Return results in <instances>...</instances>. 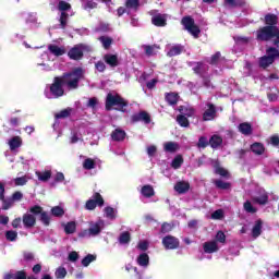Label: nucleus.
Listing matches in <instances>:
<instances>
[{"instance_id":"30","label":"nucleus","mask_w":279,"mask_h":279,"mask_svg":"<svg viewBox=\"0 0 279 279\" xmlns=\"http://www.w3.org/2000/svg\"><path fill=\"white\" fill-rule=\"evenodd\" d=\"M223 143V140L219 136V135H214L211 136V138L209 140V145L216 149V147H219V145H221Z\"/></svg>"},{"instance_id":"62","label":"nucleus","mask_w":279,"mask_h":279,"mask_svg":"<svg viewBox=\"0 0 279 279\" xmlns=\"http://www.w3.org/2000/svg\"><path fill=\"white\" fill-rule=\"evenodd\" d=\"M77 258H80V255L77 254V252L73 251L69 254V260H71L72 263H75Z\"/></svg>"},{"instance_id":"53","label":"nucleus","mask_w":279,"mask_h":279,"mask_svg":"<svg viewBox=\"0 0 279 279\" xmlns=\"http://www.w3.org/2000/svg\"><path fill=\"white\" fill-rule=\"evenodd\" d=\"M71 114V109H65L59 113L56 114L57 119H65V117H69Z\"/></svg>"},{"instance_id":"9","label":"nucleus","mask_w":279,"mask_h":279,"mask_svg":"<svg viewBox=\"0 0 279 279\" xmlns=\"http://www.w3.org/2000/svg\"><path fill=\"white\" fill-rule=\"evenodd\" d=\"M105 226H106V223L104 222V220L89 222V228H88L89 236H97V234H100L101 230H104Z\"/></svg>"},{"instance_id":"17","label":"nucleus","mask_w":279,"mask_h":279,"mask_svg":"<svg viewBox=\"0 0 279 279\" xmlns=\"http://www.w3.org/2000/svg\"><path fill=\"white\" fill-rule=\"evenodd\" d=\"M8 145L11 149V151H16V149H19V147H21V145H23V140H21L20 136H15L11 140H9Z\"/></svg>"},{"instance_id":"20","label":"nucleus","mask_w":279,"mask_h":279,"mask_svg":"<svg viewBox=\"0 0 279 279\" xmlns=\"http://www.w3.org/2000/svg\"><path fill=\"white\" fill-rule=\"evenodd\" d=\"M35 175L39 182H48V180H51V170L36 171Z\"/></svg>"},{"instance_id":"28","label":"nucleus","mask_w":279,"mask_h":279,"mask_svg":"<svg viewBox=\"0 0 279 279\" xmlns=\"http://www.w3.org/2000/svg\"><path fill=\"white\" fill-rule=\"evenodd\" d=\"M215 173L221 175V178H230V172H228L226 168L219 166V163L215 166Z\"/></svg>"},{"instance_id":"51","label":"nucleus","mask_w":279,"mask_h":279,"mask_svg":"<svg viewBox=\"0 0 279 279\" xmlns=\"http://www.w3.org/2000/svg\"><path fill=\"white\" fill-rule=\"evenodd\" d=\"M80 141H83V138H82V134H78V133L73 134V135L71 136V138H70V143H71L72 145L75 144V143H80Z\"/></svg>"},{"instance_id":"52","label":"nucleus","mask_w":279,"mask_h":279,"mask_svg":"<svg viewBox=\"0 0 279 279\" xmlns=\"http://www.w3.org/2000/svg\"><path fill=\"white\" fill-rule=\"evenodd\" d=\"M26 23H36V15L32 13L24 14Z\"/></svg>"},{"instance_id":"22","label":"nucleus","mask_w":279,"mask_h":279,"mask_svg":"<svg viewBox=\"0 0 279 279\" xmlns=\"http://www.w3.org/2000/svg\"><path fill=\"white\" fill-rule=\"evenodd\" d=\"M136 263H137V265H140V267H148L149 266V255H147V253L140 254L138 257L136 258Z\"/></svg>"},{"instance_id":"56","label":"nucleus","mask_w":279,"mask_h":279,"mask_svg":"<svg viewBox=\"0 0 279 279\" xmlns=\"http://www.w3.org/2000/svg\"><path fill=\"white\" fill-rule=\"evenodd\" d=\"M173 230V226L171 223H163L161 226V232L165 234L167 232H171Z\"/></svg>"},{"instance_id":"2","label":"nucleus","mask_w":279,"mask_h":279,"mask_svg":"<svg viewBox=\"0 0 279 279\" xmlns=\"http://www.w3.org/2000/svg\"><path fill=\"white\" fill-rule=\"evenodd\" d=\"M117 106L116 110H120L121 112H125V108L128 102L123 99L119 94H108L106 99V109L112 110Z\"/></svg>"},{"instance_id":"21","label":"nucleus","mask_w":279,"mask_h":279,"mask_svg":"<svg viewBox=\"0 0 279 279\" xmlns=\"http://www.w3.org/2000/svg\"><path fill=\"white\" fill-rule=\"evenodd\" d=\"M265 23L268 27H276L278 25V15L271 13L266 14Z\"/></svg>"},{"instance_id":"25","label":"nucleus","mask_w":279,"mask_h":279,"mask_svg":"<svg viewBox=\"0 0 279 279\" xmlns=\"http://www.w3.org/2000/svg\"><path fill=\"white\" fill-rule=\"evenodd\" d=\"M27 275L24 271L8 272L4 275V279H26Z\"/></svg>"},{"instance_id":"26","label":"nucleus","mask_w":279,"mask_h":279,"mask_svg":"<svg viewBox=\"0 0 279 279\" xmlns=\"http://www.w3.org/2000/svg\"><path fill=\"white\" fill-rule=\"evenodd\" d=\"M155 193L154 186L151 185H144L141 190L143 197H154Z\"/></svg>"},{"instance_id":"48","label":"nucleus","mask_w":279,"mask_h":279,"mask_svg":"<svg viewBox=\"0 0 279 279\" xmlns=\"http://www.w3.org/2000/svg\"><path fill=\"white\" fill-rule=\"evenodd\" d=\"M99 40L102 43L105 49H108L112 45V39L110 37H100Z\"/></svg>"},{"instance_id":"41","label":"nucleus","mask_w":279,"mask_h":279,"mask_svg":"<svg viewBox=\"0 0 279 279\" xmlns=\"http://www.w3.org/2000/svg\"><path fill=\"white\" fill-rule=\"evenodd\" d=\"M166 99H167L168 104H170V106H173V105L178 104V94H173V93L168 94L166 96Z\"/></svg>"},{"instance_id":"44","label":"nucleus","mask_w":279,"mask_h":279,"mask_svg":"<svg viewBox=\"0 0 279 279\" xmlns=\"http://www.w3.org/2000/svg\"><path fill=\"white\" fill-rule=\"evenodd\" d=\"M56 278H58V279L66 278V268H64V267H59V268L56 270Z\"/></svg>"},{"instance_id":"33","label":"nucleus","mask_w":279,"mask_h":279,"mask_svg":"<svg viewBox=\"0 0 279 279\" xmlns=\"http://www.w3.org/2000/svg\"><path fill=\"white\" fill-rule=\"evenodd\" d=\"M113 141H123L125 138V131L121 129H117L112 134H111Z\"/></svg>"},{"instance_id":"42","label":"nucleus","mask_w":279,"mask_h":279,"mask_svg":"<svg viewBox=\"0 0 279 279\" xmlns=\"http://www.w3.org/2000/svg\"><path fill=\"white\" fill-rule=\"evenodd\" d=\"M177 121H178L179 125H181V128H189V119H186V117L179 116L177 118Z\"/></svg>"},{"instance_id":"14","label":"nucleus","mask_w":279,"mask_h":279,"mask_svg":"<svg viewBox=\"0 0 279 279\" xmlns=\"http://www.w3.org/2000/svg\"><path fill=\"white\" fill-rule=\"evenodd\" d=\"M151 23L156 27H165L167 25V15L158 13L151 17Z\"/></svg>"},{"instance_id":"34","label":"nucleus","mask_w":279,"mask_h":279,"mask_svg":"<svg viewBox=\"0 0 279 279\" xmlns=\"http://www.w3.org/2000/svg\"><path fill=\"white\" fill-rule=\"evenodd\" d=\"M239 130L245 136L252 134V125H250V123H242V124H240L239 125Z\"/></svg>"},{"instance_id":"38","label":"nucleus","mask_w":279,"mask_h":279,"mask_svg":"<svg viewBox=\"0 0 279 279\" xmlns=\"http://www.w3.org/2000/svg\"><path fill=\"white\" fill-rule=\"evenodd\" d=\"M145 53L146 56H155V53H158V49H160V47L158 46H145Z\"/></svg>"},{"instance_id":"24","label":"nucleus","mask_w":279,"mask_h":279,"mask_svg":"<svg viewBox=\"0 0 279 279\" xmlns=\"http://www.w3.org/2000/svg\"><path fill=\"white\" fill-rule=\"evenodd\" d=\"M48 49L50 53H52L53 56H64V53H66V50H64V47H59L57 45H50Z\"/></svg>"},{"instance_id":"19","label":"nucleus","mask_w":279,"mask_h":279,"mask_svg":"<svg viewBox=\"0 0 279 279\" xmlns=\"http://www.w3.org/2000/svg\"><path fill=\"white\" fill-rule=\"evenodd\" d=\"M104 60L109 66H119V57L117 54H105Z\"/></svg>"},{"instance_id":"49","label":"nucleus","mask_w":279,"mask_h":279,"mask_svg":"<svg viewBox=\"0 0 279 279\" xmlns=\"http://www.w3.org/2000/svg\"><path fill=\"white\" fill-rule=\"evenodd\" d=\"M211 219H223V209H218L211 214Z\"/></svg>"},{"instance_id":"63","label":"nucleus","mask_w":279,"mask_h":279,"mask_svg":"<svg viewBox=\"0 0 279 279\" xmlns=\"http://www.w3.org/2000/svg\"><path fill=\"white\" fill-rule=\"evenodd\" d=\"M156 151H157V148L155 145H150L147 147V154L148 156H155L156 155Z\"/></svg>"},{"instance_id":"5","label":"nucleus","mask_w":279,"mask_h":279,"mask_svg":"<svg viewBox=\"0 0 279 279\" xmlns=\"http://www.w3.org/2000/svg\"><path fill=\"white\" fill-rule=\"evenodd\" d=\"M266 53L267 56L259 59V66H262V69H267V66L274 64V60H276V58H279V51L276 48H268Z\"/></svg>"},{"instance_id":"27","label":"nucleus","mask_w":279,"mask_h":279,"mask_svg":"<svg viewBox=\"0 0 279 279\" xmlns=\"http://www.w3.org/2000/svg\"><path fill=\"white\" fill-rule=\"evenodd\" d=\"M133 121H144V123H149L151 120L149 118V113L143 111L133 116Z\"/></svg>"},{"instance_id":"40","label":"nucleus","mask_w":279,"mask_h":279,"mask_svg":"<svg viewBox=\"0 0 279 279\" xmlns=\"http://www.w3.org/2000/svg\"><path fill=\"white\" fill-rule=\"evenodd\" d=\"M215 184L218 189H221L222 191H228V189H230V183L229 182H223L221 180H216Z\"/></svg>"},{"instance_id":"47","label":"nucleus","mask_w":279,"mask_h":279,"mask_svg":"<svg viewBox=\"0 0 279 279\" xmlns=\"http://www.w3.org/2000/svg\"><path fill=\"white\" fill-rule=\"evenodd\" d=\"M19 236V233H16V231H7L5 233V238L8 241H16V238Z\"/></svg>"},{"instance_id":"4","label":"nucleus","mask_w":279,"mask_h":279,"mask_svg":"<svg viewBox=\"0 0 279 279\" xmlns=\"http://www.w3.org/2000/svg\"><path fill=\"white\" fill-rule=\"evenodd\" d=\"M257 40H271L278 36V26H264L256 33Z\"/></svg>"},{"instance_id":"29","label":"nucleus","mask_w":279,"mask_h":279,"mask_svg":"<svg viewBox=\"0 0 279 279\" xmlns=\"http://www.w3.org/2000/svg\"><path fill=\"white\" fill-rule=\"evenodd\" d=\"M252 153L253 154H257V156H260L262 154L265 153V146H263V144L260 143H254L251 146Z\"/></svg>"},{"instance_id":"57","label":"nucleus","mask_w":279,"mask_h":279,"mask_svg":"<svg viewBox=\"0 0 279 279\" xmlns=\"http://www.w3.org/2000/svg\"><path fill=\"white\" fill-rule=\"evenodd\" d=\"M40 215V220L43 221V223H45V226H49V216L47 215V213H39Z\"/></svg>"},{"instance_id":"11","label":"nucleus","mask_w":279,"mask_h":279,"mask_svg":"<svg viewBox=\"0 0 279 279\" xmlns=\"http://www.w3.org/2000/svg\"><path fill=\"white\" fill-rule=\"evenodd\" d=\"M162 245L166 250H177L180 246V241L174 236L167 235L162 239Z\"/></svg>"},{"instance_id":"6","label":"nucleus","mask_w":279,"mask_h":279,"mask_svg":"<svg viewBox=\"0 0 279 279\" xmlns=\"http://www.w3.org/2000/svg\"><path fill=\"white\" fill-rule=\"evenodd\" d=\"M182 25L194 38H199V27L195 25V21L192 17L186 16L182 19Z\"/></svg>"},{"instance_id":"10","label":"nucleus","mask_w":279,"mask_h":279,"mask_svg":"<svg viewBox=\"0 0 279 279\" xmlns=\"http://www.w3.org/2000/svg\"><path fill=\"white\" fill-rule=\"evenodd\" d=\"M59 10L61 12V17H60L61 27H66V19L69 17V15L65 12L66 10H71V4H69V2L60 1Z\"/></svg>"},{"instance_id":"8","label":"nucleus","mask_w":279,"mask_h":279,"mask_svg":"<svg viewBox=\"0 0 279 279\" xmlns=\"http://www.w3.org/2000/svg\"><path fill=\"white\" fill-rule=\"evenodd\" d=\"M104 205V197H101V194L95 193L92 198H89L86 204L85 208L86 210H95L97 206H102Z\"/></svg>"},{"instance_id":"13","label":"nucleus","mask_w":279,"mask_h":279,"mask_svg":"<svg viewBox=\"0 0 279 279\" xmlns=\"http://www.w3.org/2000/svg\"><path fill=\"white\" fill-rule=\"evenodd\" d=\"M203 250L205 254H215V252H219V245L216 241H208L203 244Z\"/></svg>"},{"instance_id":"31","label":"nucleus","mask_w":279,"mask_h":279,"mask_svg":"<svg viewBox=\"0 0 279 279\" xmlns=\"http://www.w3.org/2000/svg\"><path fill=\"white\" fill-rule=\"evenodd\" d=\"M179 148H180V146L178 145V143H173V142H167L163 145L165 151L173 153V151H178Z\"/></svg>"},{"instance_id":"12","label":"nucleus","mask_w":279,"mask_h":279,"mask_svg":"<svg viewBox=\"0 0 279 279\" xmlns=\"http://www.w3.org/2000/svg\"><path fill=\"white\" fill-rule=\"evenodd\" d=\"M217 117L215 105H207L203 113V121H213Z\"/></svg>"},{"instance_id":"50","label":"nucleus","mask_w":279,"mask_h":279,"mask_svg":"<svg viewBox=\"0 0 279 279\" xmlns=\"http://www.w3.org/2000/svg\"><path fill=\"white\" fill-rule=\"evenodd\" d=\"M216 241H218V243H226V233L218 231L216 234Z\"/></svg>"},{"instance_id":"39","label":"nucleus","mask_w":279,"mask_h":279,"mask_svg":"<svg viewBox=\"0 0 279 279\" xmlns=\"http://www.w3.org/2000/svg\"><path fill=\"white\" fill-rule=\"evenodd\" d=\"M95 260H97V256L89 254L85 258H83L82 265H83V267H88L90 265V263H93Z\"/></svg>"},{"instance_id":"55","label":"nucleus","mask_w":279,"mask_h":279,"mask_svg":"<svg viewBox=\"0 0 279 279\" xmlns=\"http://www.w3.org/2000/svg\"><path fill=\"white\" fill-rule=\"evenodd\" d=\"M130 242V233L129 232H124L120 235V243L124 244V243H129Z\"/></svg>"},{"instance_id":"54","label":"nucleus","mask_w":279,"mask_h":279,"mask_svg":"<svg viewBox=\"0 0 279 279\" xmlns=\"http://www.w3.org/2000/svg\"><path fill=\"white\" fill-rule=\"evenodd\" d=\"M126 8L136 10V8H138V0H128Z\"/></svg>"},{"instance_id":"37","label":"nucleus","mask_w":279,"mask_h":279,"mask_svg":"<svg viewBox=\"0 0 279 279\" xmlns=\"http://www.w3.org/2000/svg\"><path fill=\"white\" fill-rule=\"evenodd\" d=\"M27 180H29V178H27V175L24 177H20L13 180V184L15 186H25V184H27Z\"/></svg>"},{"instance_id":"45","label":"nucleus","mask_w":279,"mask_h":279,"mask_svg":"<svg viewBox=\"0 0 279 279\" xmlns=\"http://www.w3.org/2000/svg\"><path fill=\"white\" fill-rule=\"evenodd\" d=\"M83 167L87 170L95 169V160L90 158L85 159V161L83 162Z\"/></svg>"},{"instance_id":"15","label":"nucleus","mask_w":279,"mask_h":279,"mask_svg":"<svg viewBox=\"0 0 279 279\" xmlns=\"http://www.w3.org/2000/svg\"><path fill=\"white\" fill-rule=\"evenodd\" d=\"M268 199L269 196L265 190L259 191V193L253 197V202L260 205L267 204Z\"/></svg>"},{"instance_id":"43","label":"nucleus","mask_w":279,"mask_h":279,"mask_svg":"<svg viewBox=\"0 0 279 279\" xmlns=\"http://www.w3.org/2000/svg\"><path fill=\"white\" fill-rule=\"evenodd\" d=\"M51 213L54 217H62V215H64V208L56 206L51 209Z\"/></svg>"},{"instance_id":"32","label":"nucleus","mask_w":279,"mask_h":279,"mask_svg":"<svg viewBox=\"0 0 279 279\" xmlns=\"http://www.w3.org/2000/svg\"><path fill=\"white\" fill-rule=\"evenodd\" d=\"M105 213V217H107V219H117V209L112 208V207H106L104 209Z\"/></svg>"},{"instance_id":"61","label":"nucleus","mask_w":279,"mask_h":279,"mask_svg":"<svg viewBox=\"0 0 279 279\" xmlns=\"http://www.w3.org/2000/svg\"><path fill=\"white\" fill-rule=\"evenodd\" d=\"M96 69L97 71H99L100 73H104V71H106V63H104L102 61H98L96 63Z\"/></svg>"},{"instance_id":"1","label":"nucleus","mask_w":279,"mask_h":279,"mask_svg":"<svg viewBox=\"0 0 279 279\" xmlns=\"http://www.w3.org/2000/svg\"><path fill=\"white\" fill-rule=\"evenodd\" d=\"M82 77H84V71L82 69H76L63 77H56L53 84L45 89V96L47 99L62 97L64 95L62 86H68L70 90H73L77 88V84Z\"/></svg>"},{"instance_id":"46","label":"nucleus","mask_w":279,"mask_h":279,"mask_svg":"<svg viewBox=\"0 0 279 279\" xmlns=\"http://www.w3.org/2000/svg\"><path fill=\"white\" fill-rule=\"evenodd\" d=\"M244 210H245L246 213L254 214V213H256V207L252 206V203H251L250 201H246V202L244 203Z\"/></svg>"},{"instance_id":"58","label":"nucleus","mask_w":279,"mask_h":279,"mask_svg":"<svg viewBox=\"0 0 279 279\" xmlns=\"http://www.w3.org/2000/svg\"><path fill=\"white\" fill-rule=\"evenodd\" d=\"M138 250H142V252H145L149 247V243L147 241H141L137 244Z\"/></svg>"},{"instance_id":"59","label":"nucleus","mask_w":279,"mask_h":279,"mask_svg":"<svg viewBox=\"0 0 279 279\" xmlns=\"http://www.w3.org/2000/svg\"><path fill=\"white\" fill-rule=\"evenodd\" d=\"M183 114H185V117H193V114H195V109L194 108H185L182 109Z\"/></svg>"},{"instance_id":"23","label":"nucleus","mask_w":279,"mask_h":279,"mask_svg":"<svg viewBox=\"0 0 279 279\" xmlns=\"http://www.w3.org/2000/svg\"><path fill=\"white\" fill-rule=\"evenodd\" d=\"M63 229L65 234H75V230H77V223L75 221H70L63 225Z\"/></svg>"},{"instance_id":"36","label":"nucleus","mask_w":279,"mask_h":279,"mask_svg":"<svg viewBox=\"0 0 279 279\" xmlns=\"http://www.w3.org/2000/svg\"><path fill=\"white\" fill-rule=\"evenodd\" d=\"M182 162H184V159L182 158L181 155H178L171 163L172 169H180L182 167Z\"/></svg>"},{"instance_id":"60","label":"nucleus","mask_w":279,"mask_h":279,"mask_svg":"<svg viewBox=\"0 0 279 279\" xmlns=\"http://www.w3.org/2000/svg\"><path fill=\"white\" fill-rule=\"evenodd\" d=\"M198 147H208V138H206V137H201L199 140H198Z\"/></svg>"},{"instance_id":"18","label":"nucleus","mask_w":279,"mask_h":279,"mask_svg":"<svg viewBox=\"0 0 279 279\" xmlns=\"http://www.w3.org/2000/svg\"><path fill=\"white\" fill-rule=\"evenodd\" d=\"M263 232V220H256L252 228L253 239H258V235Z\"/></svg>"},{"instance_id":"16","label":"nucleus","mask_w":279,"mask_h":279,"mask_svg":"<svg viewBox=\"0 0 279 279\" xmlns=\"http://www.w3.org/2000/svg\"><path fill=\"white\" fill-rule=\"evenodd\" d=\"M190 189H191V185L186 181H179L174 185V191H177V193H179L180 195L189 192Z\"/></svg>"},{"instance_id":"35","label":"nucleus","mask_w":279,"mask_h":279,"mask_svg":"<svg viewBox=\"0 0 279 279\" xmlns=\"http://www.w3.org/2000/svg\"><path fill=\"white\" fill-rule=\"evenodd\" d=\"M182 51H184V47L177 45L170 49V51L168 52V56H170V57L180 56V53H182Z\"/></svg>"},{"instance_id":"64","label":"nucleus","mask_w":279,"mask_h":279,"mask_svg":"<svg viewBox=\"0 0 279 279\" xmlns=\"http://www.w3.org/2000/svg\"><path fill=\"white\" fill-rule=\"evenodd\" d=\"M270 143H271V145H275V146L279 145V136L278 135L271 136Z\"/></svg>"},{"instance_id":"3","label":"nucleus","mask_w":279,"mask_h":279,"mask_svg":"<svg viewBox=\"0 0 279 279\" xmlns=\"http://www.w3.org/2000/svg\"><path fill=\"white\" fill-rule=\"evenodd\" d=\"M43 213V207L36 205L29 208V211L23 215L24 228H34L36 226V216Z\"/></svg>"},{"instance_id":"7","label":"nucleus","mask_w":279,"mask_h":279,"mask_svg":"<svg viewBox=\"0 0 279 279\" xmlns=\"http://www.w3.org/2000/svg\"><path fill=\"white\" fill-rule=\"evenodd\" d=\"M84 51H90V47L80 44L74 46L68 53L71 60H81L82 56H84Z\"/></svg>"}]
</instances>
